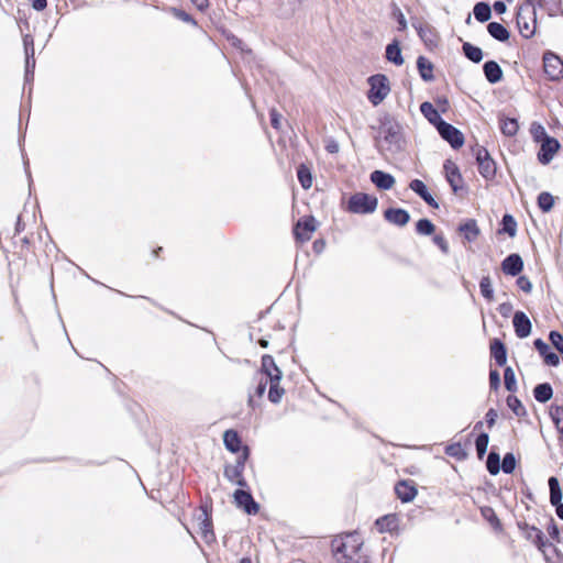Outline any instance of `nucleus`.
Returning <instances> with one entry per match:
<instances>
[{"mask_svg":"<svg viewBox=\"0 0 563 563\" xmlns=\"http://www.w3.org/2000/svg\"><path fill=\"white\" fill-rule=\"evenodd\" d=\"M504 382H505V387L507 388V390H509V391H516L517 390L516 376H515V372H514V369L511 367H506L505 368Z\"/></svg>","mask_w":563,"mask_h":563,"instance_id":"obj_40","label":"nucleus"},{"mask_svg":"<svg viewBox=\"0 0 563 563\" xmlns=\"http://www.w3.org/2000/svg\"><path fill=\"white\" fill-rule=\"evenodd\" d=\"M497 418V412L494 409H489L486 413V421L488 427H493L495 424Z\"/></svg>","mask_w":563,"mask_h":563,"instance_id":"obj_59","label":"nucleus"},{"mask_svg":"<svg viewBox=\"0 0 563 563\" xmlns=\"http://www.w3.org/2000/svg\"><path fill=\"white\" fill-rule=\"evenodd\" d=\"M534 346L537 351L543 356L547 365L558 366L560 364L558 354L551 352L549 345L543 340L537 339L534 341Z\"/></svg>","mask_w":563,"mask_h":563,"instance_id":"obj_18","label":"nucleus"},{"mask_svg":"<svg viewBox=\"0 0 563 563\" xmlns=\"http://www.w3.org/2000/svg\"><path fill=\"white\" fill-rule=\"evenodd\" d=\"M487 31L494 38L500 42H506L510 36L508 30L498 22H490L487 25Z\"/></svg>","mask_w":563,"mask_h":563,"instance_id":"obj_24","label":"nucleus"},{"mask_svg":"<svg viewBox=\"0 0 563 563\" xmlns=\"http://www.w3.org/2000/svg\"><path fill=\"white\" fill-rule=\"evenodd\" d=\"M417 66H418L421 77L424 80H431L433 78V75H432L433 66L427 58L420 56L417 60Z\"/></svg>","mask_w":563,"mask_h":563,"instance_id":"obj_34","label":"nucleus"},{"mask_svg":"<svg viewBox=\"0 0 563 563\" xmlns=\"http://www.w3.org/2000/svg\"><path fill=\"white\" fill-rule=\"evenodd\" d=\"M416 230L419 234L430 235L434 232V224L428 219H420L416 224Z\"/></svg>","mask_w":563,"mask_h":563,"instance_id":"obj_41","label":"nucleus"},{"mask_svg":"<svg viewBox=\"0 0 563 563\" xmlns=\"http://www.w3.org/2000/svg\"><path fill=\"white\" fill-rule=\"evenodd\" d=\"M410 217L409 213L402 209H389V222L397 225H405L408 223Z\"/></svg>","mask_w":563,"mask_h":563,"instance_id":"obj_32","label":"nucleus"},{"mask_svg":"<svg viewBox=\"0 0 563 563\" xmlns=\"http://www.w3.org/2000/svg\"><path fill=\"white\" fill-rule=\"evenodd\" d=\"M23 46L25 53V76L29 78L30 59H33L34 56V40L30 34L23 36Z\"/></svg>","mask_w":563,"mask_h":563,"instance_id":"obj_25","label":"nucleus"},{"mask_svg":"<svg viewBox=\"0 0 563 563\" xmlns=\"http://www.w3.org/2000/svg\"><path fill=\"white\" fill-rule=\"evenodd\" d=\"M316 231V220L313 217H306L300 219L295 229L294 234L300 242H307L310 240L311 234Z\"/></svg>","mask_w":563,"mask_h":563,"instance_id":"obj_12","label":"nucleus"},{"mask_svg":"<svg viewBox=\"0 0 563 563\" xmlns=\"http://www.w3.org/2000/svg\"><path fill=\"white\" fill-rule=\"evenodd\" d=\"M474 16L479 22H486L492 16V10L488 3L477 2L473 9Z\"/></svg>","mask_w":563,"mask_h":563,"instance_id":"obj_29","label":"nucleus"},{"mask_svg":"<svg viewBox=\"0 0 563 563\" xmlns=\"http://www.w3.org/2000/svg\"><path fill=\"white\" fill-rule=\"evenodd\" d=\"M549 339L552 343V345L561 353L563 354V335L558 331H551Z\"/></svg>","mask_w":563,"mask_h":563,"instance_id":"obj_48","label":"nucleus"},{"mask_svg":"<svg viewBox=\"0 0 563 563\" xmlns=\"http://www.w3.org/2000/svg\"><path fill=\"white\" fill-rule=\"evenodd\" d=\"M531 131H532V133H533V135H534V137H536L537 140H538L540 136H543V139H544L545 136H548V135H547V133H545L544 128H543L542 125H540V124H538V125H532V130H531Z\"/></svg>","mask_w":563,"mask_h":563,"instance_id":"obj_58","label":"nucleus"},{"mask_svg":"<svg viewBox=\"0 0 563 563\" xmlns=\"http://www.w3.org/2000/svg\"><path fill=\"white\" fill-rule=\"evenodd\" d=\"M195 520L197 522V526L199 528V532L201 533V537L203 540L208 543L214 541V533L212 530V521L210 518V515L206 509H200L195 515Z\"/></svg>","mask_w":563,"mask_h":563,"instance_id":"obj_9","label":"nucleus"},{"mask_svg":"<svg viewBox=\"0 0 563 563\" xmlns=\"http://www.w3.org/2000/svg\"><path fill=\"white\" fill-rule=\"evenodd\" d=\"M460 231L464 233L468 242L475 241L479 234V229L475 220H468L460 227Z\"/></svg>","mask_w":563,"mask_h":563,"instance_id":"obj_28","label":"nucleus"},{"mask_svg":"<svg viewBox=\"0 0 563 563\" xmlns=\"http://www.w3.org/2000/svg\"><path fill=\"white\" fill-rule=\"evenodd\" d=\"M481 292L488 301L494 299V289L489 276H484L479 282Z\"/></svg>","mask_w":563,"mask_h":563,"instance_id":"obj_38","label":"nucleus"},{"mask_svg":"<svg viewBox=\"0 0 563 563\" xmlns=\"http://www.w3.org/2000/svg\"><path fill=\"white\" fill-rule=\"evenodd\" d=\"M223 442L225 448L233 452L238 453L241 449V440L236 431L227 430L223 434Z\"/></svg>","mask_w":563,"mask_h":563,"instance_id":"obj_23","label":"nucleus"},{"mask_svg":"<svg viewBox=\"0 0 563 563\" xmlns=\"http://www.w3.org/2000/svg\"><path fill=\"white\" fill-rule=\"evenodd\" d=\"M325 150L332 154L336 153L339 152V144L334 140H330L325 145Z\"/></svg>","mask_w":563,"mask_h":563,"instance_id":"obj_62","label":"nucleus"},{"mask_svg":"<svg viewBox=\"0 0 563 563\" xmlns=\"http://www.w3.org/2000/svg\"><path fill=\"white\" fill-rule=\"evenodd\" d=\"M501 467H503V471L506 474H510V473L514 472V470L516 467V459H515V455L512 453H507L504 456Z\"/></svg>","mask_w":563,"mask_h":563,"instance_id":"obj_47","label":"nucleus"},{"mask_svg":"<svg viewBox=\"0 0 563 563\" xmlns=\"http://www.w3.org/2000/svg\"><path fill=\"white\" fill-rule=\"evenodd\" d=\"M517 25L520 34L526 38H531L537 30L536 8L530 5H520L517 12Z\"/></svg>","mask_w":563,"mask_h":563,"instance_id":"obj_2","label":"nucleus"},{"mask_svg":"<svg viewBox=\"0 0 563 563\" xmlns=\"http://www.w3.org/2000/svg\"><path fill=\"white\" fill-rule=\"evenodd\" d=\"M389 62H393L396 65L404 64V58L401 56V51L398 45V42H394V43L389 44Z\"/></svg>","mask_w":563,"mask_h":563,"instance_id":"obj_44","label":"nucleus"},{"mask_svg":"<svg viewBox=\"0 0 563 563\" xmlns=\"http://www.w3.org/2000/svg\"><path fill=\"white\" fill-rule=\"evenodd\" d=\"M550 417L556 428V430L563 434V407L552 405L550 407Z\"/></svg>","mask_w":563,"mask_h":563,"instance_id":"obj_31","label":"nucleus"},{"mask_svg":"<svg viewBox=\"0 0 563 563\" xmlns=\"http://www.w3.org/2000/svg\"><path fill=\"white\" fill-rule=\"evenodd\" d=\"M233 498L236 506L242 508L247 515H256L258 512L260 506L249 492L236 489Z\"/></svg>","mask_w":563,"mask_h":563,"instance_id":"obj_8","label":"nucleus"},{"mask_svg":"<svg viewBox=\"0 0 563 563\" xmlns=\"http://www.w3.org/2000/svg\"><path fill=\"white\" fill-rule=\"evenodd\" d=\"M331 549L335 563H369L364 540L356 531L336 536Z\"/></svg>","mask_w":563,"mask_h":563,"instance_id":"obj_1","label":"nucleus"},{"mask_svg":"<svg viewBox=\"0 0 563 563\" xmlns=\"http://www.w3.org/2000/svg\"><path fill=\"white\" fill-rule=\"evenodd\" d=\"M533 395L538 401L547 402L552 398L553 389L548 383L539 384L534 387Z\"/></svg>","mask_w":563,"mask_h":563,"instance_id":"obj_26","label":"nucleus"},{"mask_svg":"<svg viewBox=\"0 0 563 563\" xmlns=\"http://www.w3.org/2000/svg\"><path fill=\"white\" fill-rule=\"evenodd\" d=\"M445 175L449 184L452 187V190L456 194L461 188L462 177L459 172L457 166L452 162H446L444 164Z\"/></svg>","mask_w":563,"mask_h":563,"instance_id":"obj_17","label":"nucleus"},{"mask_svg":"<svg viewBox=\"0 0 563 563\" xmlns=\"http://www.w3.org/2000/svg\"><path fill=\"white\" fill-rule=\"evenodd\" d=\"M544 73L551 80L563 77V60L555 54L548 52L543 56Z\"/></svg>","mask_w":563,"mask_h":563,"instance_id":"obj_6","label":"nucleus"},{"mask_svg":"<svg viewBox=\"0 0 563 563\" xmlns=\"http://www.w3.org/2000/svg\"><path fill=\"white\" fill-rule=\"evenodd\" d=\"M549 487H550V501L551 504L558 505L561 504L562 500V492L560 488V484L556 477L549 478Z\"/></svg>","mask_w":563,"mask_h":563,"instance_id":"obj_30","label":"nucleus"},{"mask_svg":"<svg viewBox=\"0 0 563 563\" xmlns=\"http://www.w3.org/2000/svg\"><path fill=\"white\" fill-rule=\"evenodd\" d=\"M268 384V380L261 378L256 388H255V395L257 397H262L266 391V386Z\"/></svg>","mask_w":563,"mask_h":563,"instance_id":"obj_56","label":"nucleus"},{"mask_svg":"<svg viewBox=\"0 0 563 563\" xmlns=\"http://www.w3.org/2000/svg\"><path fill=\"white\" fill-rule=\"evenodd\" d=\"M560 150V143L556 139L551 136H545L541 143L540 151L538 153V159L541 164H549L554 155Z\"/></svg>","mask_w":563,"mask_h":563,"instance_id":"obj_10","label":"nucleus"},{"mask_svg":"<svg viewBox=\"0 0 563 563\" xmlns=\"http://www.w3.org/2000/svg\"><path fill=\"white\" fill-rule=\"evenodd\" d=\"M279 383H280V379L273 378V380H268V384H269L268 399L273 404L280 402V400L285 394V390H284V388H282L279 386Z\"/></svg>","mask_w":563,"mask_h":563,"instance_id":"obj_27","label":"nucleus"},{"mask_svg":"<svg viewBox=\"0 0 563 563\" xmlns=\"http://www.w3.org/2000/svg\"><path fill=\"white\" fill-rule=\"evenodd\" d=\"M519 124L516 119L505 118L500 120V130L506 136H514L517 134Z\"/></svg>","mask_w":563,"mask_h":563,"instance_id":"obj_33","label":"nucleus"},{"mask_svg":"<svg viewBox=\"0 0 563 563\" xmlns=\"http://www.w3.org/2000/svg\"><path fill=\"white\" fill-rule=\"evenodd\" d=\"M434 242L440 246V249L446 253L448 252V243L445 242L443 236L437 235L434 238Z\"/></svg>","mask_w":563,"mask_h":563,"instance_id":"obj_63","label":"nucleus"},{"mask_svg":"<svg viewBox=\"0 0 563 563\" xmlns=\"http://www.w3.org/2000/svg\"><path fill=\"white\" fill-rule=\"evenodd\" d=\"M418 33H419V36L428 45H434L435 44V40L433 38V33H432V30L430 27H420Z\"/></svg>","mask_w":563,"mask_h":563,"instance_id":"obj_49","label":"nucleus"},{"mask_svg":"<svg viewBox=\"0 0 563 563\" xmlns=\"http://www.w3.org/2000/svg\"><path fill=\"white\" fill-rule=\"evenodd\" d=\"M503 231L508 233L509 236H515L517 231V223L512 216L505 214L503 218Z\"/></svg>","mask_w":563,"mask_h":563,"instance_id":"obj_43","label":"nucleus"},{"mask_svg":"<svg viewBox=\"0 0 563 563\" xmlns=\"http://www.w3.org/2000/svg\"><path fill=\"white\" fill-rule=\"evenodd\" d=\"M387 141V134H386V131H380L379 132V135L376 137V144H377V147L378 150H383L384 147V142Z\"/></svg>","mask_w":563,"mask_h":563,"instance_id":"obj_61","label":"nucleus"},{"mask_svg":"<svg viewBox=\"0 0 563 563\" xmlns=\"http://www.w3.org/2000/svg\"><path fill=\"white\" fill-rule=\"evenodd\" d=\"M377 208V198L375 196L356 192L350 197L347 210L352 213L365 214L372 213Z\"/></svg>","mask_w":563,"mask_h":563,"instance_id":"obj_3","label":"nucleus"},{"mask_svg":"<svg viewBox=\"0 0 563 563\" xmlns=\"http://www.w3.org/2000/svg\"><path fill=\"white\" fill-rule=\"evenodd\" d=\"M489 385L492 389H498L500 386V375L498 371L494 369L489 373Z\"/></svg>","mask_w":563,"mask_h":563,"instance_id":"obj_50","label":"nucleus"},{"mask_svg":"<svg viewBox=\"0 0 563 563\" xmlns=\"http://www.w3.org/2000/svg\"><path fill=\"white\" fill-rule=\"evenodd\" d=\"M280 119H282V115L275 109H273L271 111V124L274 129H276V130L280 129Z\"/></svg>","mask_w":563,"mask_h":563,"instance_id":"obj_55","label":"nucleus"},{"mask_svg":"<svg viewBox=\"0 0 563 563\" xmlns=\"http://www.w3.org/2000/svg\"><path fill=\"white\" fill-rule=\"evenodd\" d=\"M420 111L426 117V119L430 123L434 124L437 128L440 125L441 122H443L438 110L433 107L432 103L428 101L421 103Z\"/></svg>","mask_w":563,"mask_h":563,"instance_id":"obj_21","label":"nucleus"},{"mask_svg":"<svg viewBox=\"0 0 563 563\" xmlns=\"http://www.w3.org/2000/svg\"><path fill=\"white\" fill-rule=\"evenodd\" d=\"M463 52L465 56L474 63H479L483 59V52L479 47L471 43H464Z\"/></svg>","mask_w":563,"mask_h":563,"instance_id":"obj_36","label":"nucleus"},{"mask_svg":"<svg viewBox=\"0 0 563 563\" xmlns=\"http://www.w3.org/2000/svg\"><path fill=\"white\" fill-rule=\"evenodd\" d=\"M297 176L302 188L309 189L312 186L311 172L306 165H300L298 167Z\"/></svg>","mask_w":563,"mask_h":563,"instance_id":"obj_35","label":"nucleus"},{"mask_svg":"<svg viewBox=\"0 0 563 563\" xmlns=\"http://www.w3.org/2000/svg\"><path fill=\"white\" fill-rule=\"evenodd\" d=\"M476 161L481 175L486 179H492L496 174V165L485 148H478Z\"/></svg>","mask_w":563,"mask_h":563,"instance_id":"obj_11","label":"nucleus"},{"mask_svg":"<svg viewBox=\"0 0 563 563\" xmlns=\"http://www.w3.org/2000/svg\"><path fill=\"white\" fill-rule=\"evenodd\" d=\"M410 188L418 194L429 206L433 208H438L439 205L434 200V198L430 195V192L427 189V186L422 180L415 179L410 184Z\"/></svg>","mask_w":563,"mask_h":563,"instance_id":"obj_19","label":"nucleus"},{"mask_svg":"<svg viewBox=\"0 0 563 563\" xmlns=\"http://www.w3.org/2000/svg\"><path fill=\"white\" fill-rule=\"evenodd\" d=\"M554 205V198L549 192H541L538 197V206L543 212H549Z\"/></svg>","mask_w":563,"mask_h":563,"instance_id":"obj_39","label":"nucleus"},{"mask_svg":"<svg viewBox=\"0 0 563 563\" xmlns=\"http://www.w3.org/2000/svg\"><path fill=\"white\" fill-rule=\"evenodd\" d=\"M487 470L492 475L498 474L500 470L499 455L495 452H490L487 457Z\"/></svg>","mask_w":563,"mask_h":563,"instance_id":"obj_42","label":"nucleus"},{"mask_svg":"<svg viewBox=\"0 0 563 563\" xmlns=\"http://www.w3.org/2000/svg\"><path fill=\"white\" fill-rule=\"evenodd\" d=\"M488 441H489V438H488L487 433H482L477 437L475 445H476V451H477V454L479 457H483L484 454L486 453L487 446H488Z\"/></svg>","mask_w":563,"mask_h":563,"instance_id":"obj_46","label":"nucleus"},{"mask_svg":"<svg viewBox=\"0 0 563 563\" xmlns=\"http://www.w3.org/2000/svg\"><path fill=\"white\" fill-rule=\"evenodd\" d=\"M46 5H47L46 0H33L32 1V7L37 11L44 10L46 8Z\"/></svg>","mask_w":563,"mask_h":563,"instance_id":"obj_64","label":"nucleus"},{"mask_svg":"<svg viewBox=\"0 0 563 563\" xmlns=\"http://www.w3.org/2000/svg\"><path fill=\"white\" fill-rule=\"evenodd\" d=\"M375 529H376L379 533H384V532L386 531V529H387V515L379 517V518L375 521Z\"/></svg>","mask_w":563,"mask_h":563,"instance_id":"obj_54","label":"nucleus"},{"mask_svg":"<svg viewBox=\"0 0 563 563\" xmlns=\"http://www.w3.org/2000/svg\"><path fill=\"white\" fill-rule=\"evenodd\" d=\"M175 11V15L183 20L184 22H187V23H195L194 19L188 14L186 13L185 11H181V10H174Z\"/></svg>","mask_w":563,"mask_h":563,"instance_id":"obj_57","label":"nucleus"},{"mask_svg":"<svg viewBox=\"0 0 563 563\" xmlns=\"http://www.w3.org/2000/svg\"><path fill=\"white\" fill-rule=\"evenodd\" d=\"M369 90L367 98L373 106L379 104L387 96L386 77L384 75H374L368 78Z\"/></svg>","mask_w":563,"mask_h":563,"instance_id":"obj_5","label":"nucleus"},{"mask_svg":"<svg viewBox=\"0 0 563 563\" xmlns=\"http://www.w3.org/2000/svg\"><path fill=\"white\" fill-rule=\"evenodd\" d=\"M249 457V449L245 446L241 455L238 456L234 464H228L224 467V477L241 487L246 486V481L243 476V472L245 468V462Z\"/></svg>","mask_w":563,"mask_h":563,"instance_id":"obj_4","label":"nucleus"},{"mask_svg":"<svg viewBox=\"0 0 563 563\" xmlns=\"http://www.w3.org/2000/svg\"><path fill=\"white\" fill-rule=\"evenodd\" d=\"M536 532V544L541 549L544 545V534L541 530L533 528Z\"/></svg>","mask_w":563,"mask_h":563,"instance_id":"obj_60","label":"nucleus"},{"mask_svg":"<svg viewBox=\"0 0 563 563\" xmlns=\"http://www.w3.org/2000/svg\"><path fill=\"white\" fill-rule=\"evenodd\" d=\"M517 284H518V287L523 290L525 292H530L531 291V288H532V284L531 282L529 280L528 277L526 276H520L518 279H517Z\"/></svg>","mask_w":563,"mask_h":563,"instance_id":"obj_52","label":"nucleus"},{"mask_svg":"<svg viewBox=\"0 0 563 563\" xmlns=\"http://www.w3.org/2000/svg\"><path fill=\"white\" fill-rule=\"evenodd\" d=\"M440 135L448 141L453 148H460L464 144V136L461 131L450 123L441 122L437 128Z\"/></svg>","mask_w":563,"mask_h":563,"instance_id":"obj_7","label":"nucleus"},{"mask_svg":"<svg viewBox=\"0 0 563 563\" xmlns=\"http://www.w3.org/2000/svg\"><path fill=\"white\" fill-rule=\"evenodd\" d=\"M395 493L402 503H408L416 497L417 489L413 483L402 481L395 486Z\"/></svg>","mask_w":563,"mask_h":563,"instance_id":"obj_16","label":"nucleus"},{"mask_svg":"<svg viewBox=\"0 0 563 563\" xmlns=\"http://www.w3.org/2000/svg\"><path fill=\"white\" fill-rule=\"evenodd\" d=\"M484 74L490 84H496L503 78V70L494 60H489L484 64Z\"/></svg>","mask_w":563,"mask_h":563,"instance_id":"obj_20","label":"nucleus"},{"mask_svg":"<svg viewBox=\"0 0 563 563\" xmlns=\"http://www.w3.org/2000/svg\"><path fill=\"white\" fill-rule=\"evenodd\" d=\"M446 454L450 456L460 457L462 455L463 449L460 443L451 444L445 450Z\"/></svg>","mask_w":563,"mask_h":563,"instance_id":"obj_53","label":"nucleus"},{"mask_svg":"<svg viewBox=\"0 0 563 563\" xmlns=\"http://www.w3.org/2000/svg\"><path fill=\"white\" fill-rule=\"evenodd\" d=\"M507 406L512 410V412L517 417H522L526 415V408L522 402L514 395H509L506 399Z\"/></svg>","mask_w":563,"mask_h":563,"instance_id":"obj_37","label":"nucleus"},{"mask_svg":"<svg viewBox=\"0 0 563 563\" xmlns=\"http://www.w3.org/2000/svg\"><path fill=\"white\" fill-rule=\"evenodd\" d=\"M393 15L396 18V20L398 22V29L400 31L405 30L407 27V21L405 19V15L402 14V12L398 8H396L393 11Z\"/></svg>","mask_w":563,"mask_h":563,"instance_id":"obj_51","label":"nucleus"},{"mask_svg":"<svg viewBox=\"0 0 563 563\" xmlns=\"http://www.w3.org/2000/svg\"><path fill=\"white\" fill-rule=\"evenodd\" d=\"M371 180L379 188L387 189V174L382 170H375L371 175Z\"/></svg>","mask_w":563,"mask_h":563,"instance_id":"obj_45","label":"nucleus"},{"mask_svg":"<svg viewBox=\"0 0 563 563\" xmlns=\"http://www.w3.org/2000/svg\"><path fill=\"white\" fill-rule=\"evenodd\" d=\"M501 267L505 274L516 276L522 271L523 262L518 254H511L503 261Z\"/></svg>","mask_w":563,"mask_h":563,"instance_id":"obj_15","label":"nucleus"},{"mask_svg":"<svg viewBox=\"0 0 563 563\" xmlns=\"http://www.w3.org/2000/svg\"><path fill=\"white\" fill-rule=\"evenodd\" d=\"M514 328L516 335L520 339L527 338L531 333V322L527 314L522 311H517L514 314Z\"/></svg>","mask_w":563,"mask_h":563,"instance_id":"obj_13","label":"nucleus"},{"mask_svg":"<svg viewBox=\"0 0 563 563\" xmlns=\"http://www.w3.org/2000/svg\"><path fill=\"white\" fill-rule=\"evenodd\" d=\"M262 375H265L266 380L282 379L283 373L276 365L274 358L271 355H264L262 357Z\"/></svg>","mask_w":563,"mask_h":563,"instance_id":"obj_14","label":"nucleus"},{"mask_svg":"<svg viewBox=\"0 0 563 563\" xmlns=\"http://www.w3.org/2000/svg\"><path fill=\"white\" fill-rule=\"evenodd\" d=\"M492 356L495 358L497 365L504 366L507 361V352L505 345L499 340H494L490 345Z\"/></svg>","mask_w":563,"mask_h":563,"instance_id":"obj_22","label":"nucleus"}]
</instances>
